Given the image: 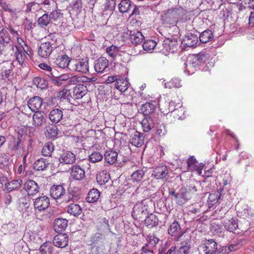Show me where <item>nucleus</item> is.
Instances as JSON below:
<instances>
[{
	"instance_id": "obj_35",
	"label": "nucleus",
	"mask_w": 254,
	"mask_h": 254,
	"mask_svg": "<svg viewBox=\"0 0 254 254\" xmlns=\"http://www.w3.org/2000/svg\"><path fill=\"white\" fill-rule=\"evenodd\" d=\"M22 184L21 180H13L5 184V188L7 191L10 192L19 188Z\"/></svg>"
},
{
	"instance_id": "obj_1",
	"label": "nucleus",
	"mask_w": 254,
	"mask_h": 254,
	"mask_svg": "<svg viewBox=\"0 0 254 254\" xmlns=\"http://www.w3.org/2000/svg\"><path fill=\"white\" fill-rule=\"evenodd\" d=\"M187 10L181 6H176L168 9L162 14L161 20L164 24L175 25L178 22H185L188 19Z\"/></svg>"
},
{
	"instance_id": "obj_32",
	"label": "nucleus",
	"mask_w": 254,
	"mask_h": 254,
	"mask_svg": "<svg viewBox=\"0 0 254 254\" xmlns=\"http://www.w3.org/2000/svg\"><path fill=\"white\" fill-rule=\"evenodd\" d=\"M82 211L81 207L75 203H70L67 207V212L74 216L79 215Z\"/></svg>"
},
{
	"instance_id": "obj_60",
	"label": "nucleus",
	"mask_w": 254,
	"mask_h": 254,
	"mask_svg": "<svg viewBox=\"0 0 254 254\" xmlns=\"http://www.w3.org/2000/svg\"><path fill=\"white\" fill-rule=\"evenodd\" d=\"M200 65L203 64L207 60V54L200 53L196 55H193Z\"/></svg>"
},
{
	"instance_id": "obj_17",
	"label": "nucleus",
	"mask_w": 254,
	"mask_h": 254,
	"mask_svg": "<svg viewBox=\"0 0 254 254\" xmlns=\"http://www.w3.org/2000/svg\"><path fill=\"white\" fill-rule=\"evenodd\" d=\"M70 169V175L74 180L79 181L85 177V171L79 165H74Z\"/></svg>"
},
{
	"instance_id": "obj_47",
	"label": "nucleus",
	"mask_w": 254,
	"mask_h": 254,
	"mask_svg": "<svg viewBox=\"0 0 254 254\" xmlns=\"http://www.w3.org/2000/svg\"><path fill=\"white\" fill-rule=\"evenodd\" d=\"M22 146L21 140L18 138L14 139L13 141H11L9 145V149L12 151H16L21 148Z\"/></svg>"
},
{
	"instance_id": "obj_12",
	"label": "nucleus",
	"mask_w": 254,
	"mask_h": 254,
	"mask_svg": "<svg viewBox=\"0 0 254 254\" xmlns=\"http://www.w3.org/2000/svg\"><path fill=\"white\" fill-rule=\"evenodd\" d=\"M24 189L29 195H33L39 191L40 187L36 182L29 180L24 183Z\"/></svg>"
},
{
	"instance_id": "obj_51",
	"label": "nucleus",
	"mask_w": 254,
	"mask_h": 254,
	"mask_svg": "<svg viewBox=\"0 0 254 254\" xmlns=\"http://www.w3.org/2000/svg\"><path fill=\"white\" fill-rule=\"evenodd\" d=\"M41 8L42 6H41L39 3L35 2H32L27 4L26 11L27 12H31L34 13L38 11Z\"/></svg>"
},
{
	"instance_id": "obj_53",
	"label": "nucleus",
	"mask_w": 254,
	"mask_h": 254,
	"mask_svg": "<svg viewBox=\"0 0 254 254\" xmlns=\"http://www.w3.org/2000/svg\"><path fill=\"white\" fill-rule=\"evenodd\" d=\"M110 179V175L106 171H103L100 174V175L97 177V182L100 184H105L107 183Z\"/></svg>"
},
{
	"instance_id": "obj_44",
	"label": "nucleus",
	"mask_w": 254,
	"mask_h": 254,
	"mask_svg": "<svg viewBox=\"0 0 254 254\" xmlns=\"http://www.w3.org/2000/svg\"><path fill=\"white\" fill-rule=\"evenodd\" d=\"M199 65H200L198 63L197 61H196L193 55L188 57L187 62L184 64L185 68L187 67H189V68H196Z\"/></svg>"
},
{
	"instance_id": "obj_19",
	"label": "nucleus",
	"mask_w": 254,
	"mask_h": 254,
	"mask_svg": "<svg viewBox=\"0 0 254 254\" xmlns=\"http://www.w3.org/2000/svg\"><path fill=\"white\" fill-rule=\"evenodd\" d=\"M63 108H55L51 111L49 115L50 120L55 124L60 122L63 118Z\"/></svg>"
},
{
	"instance_id": "obj_57",
	"label": "nucleus",
	"mask_w": 254,
	"mask_h": 254,
	"mask_svg": "<svg viewBox=\"0 0 254 254\" xmlns=\"http://www.w3.org/2000/svg\"><path fill=\"white\" fill-rule=\"evenodd\" d=\"M33 83L34 85L37 86V87L41 89H44L47 86L44 79L39 77H35L33 79Z\"/></svg>"
},
{
	"instance_id": "obj_50",
	"label": "nucleus",
	"mask_w": 254,
	"mask_h": 254,
	"mask_svg": "<svg viewBox=\"0 0 254 254\" xmlns=\"http://www.w3.org/2000/svg\"><path fill=\"white\" fill-rule=\"evenodd\" d=\"M49 13V15L51 19L54 21L60 20L63 17L61 10L58 9L57 7L56 8V9L52 10Z\"/></svg>"
},
{
	"instance_id": "obj_16",
	"label": "nucleus",
	"mask_w": 254,
	"mask_h": 254,
	"mask_svg": "<svg viewBox=\"0 0 254 254\" xmlns=\"http://www.w3.org/2000/svg\"><path fill=\"white\" fill-rule=\"evenodd\" d=\"M198 42V37L197 35L192 33H189L183 39L182 43L184 47H193L197 44Z\"/></svg>"
},
{
	"instance_id": "obj_62",
	"label": "nucleus",
	"mask_w": 254,
	"mask_h": 254,
	"mask_svg": "<svg viewBox=\"0 0 254 254\" xmlns=\"http://www.w3.org/2000/svg\"><path fill=\"white\" fill-rule=\"evenodd\" d=\"M116 5L115 0H108L105 4V8L106 10L112 11L115 9Z\"/></svg>"
},
{
	"instance_id": "obj_54",
	"label": "nucleus",
	"mask_w": 254,
	"mask_h": 254,
	"mask_svg": "<svg viewBox=\"0 0 254 254\" xmlns=\"http://www.w3.org/2000/svg\"><path fill=\"white\" fill-rule=\"evenodd\" d=\"M220 194L218 191L210 193L208 196V202L209 205H213L216 203L220 198Z\"/></svg>"
},
{
	"instance_id": "obj_64",
	"label": "nucleus",
	"mask_w": 254,
	"mask_h": 254,
	"mask_svg": "<svg viewBox=\"0 0 254 254\" xmlns=\"http://www.w3.org/2000/svg\"><path fill=\"white\" fill-rule=\"evenodd\" d=\"M190 247L189 245H187V244L181 246L177 251V254H188V251L190 249Z\"/></svg>"
},
{
	"instance_id": "obj_14",
	"label": "nucleus",
	"mask_w": 254,
	"mask_h": 254,
	"mask_svg": "<svg viewBox=\"0 0 254 254\" xmlns=\"http://www.w3.org/2000/svg\"><path fill=\"white\" fill-rule=\"evenodd\" d=\"M50 195L54 199L62 198L65 195L66 191L61 185H54L50 189Z\"/></svg>"
},
{
	"instance_id": "obj_58",
	"label": "nucleus",
	"mask_w": 254,
	"mask_h": 254,
	"mask_svg": "<svg viewBox=\"0 0 254 254\" xmlns=\"http://www.w3.org/2000/svg\"><path fill=\"white\" fill-rule=\"evenodd\" d=\"M15 48V52L14 53V56L16 61L19 63L20 64L22 65L24 61V59L23 57V55L21 53V51L16 46L12 47L13 50Z\"/></svg>"
},
{
	"instance_id": "obj_40",
	"label": "nucleus",
	"mask_w": 254,
	"mask_h": 254,
	"mask_svg": "<svg viewBox=\"0 0 254 254\" xmlns=\"http://www.w3.org/2000/svg\"><path fill=\"white\" fill-rule=\"evenodd\" d=\"M163 45L166 51L173 53L177 50L178 42L177 40L175 39L174 40L167 39L164 42Z\"/></svg>"
},
{
	"instance_id": "obj_56",
	"label": "nucleus",
	"mask_w": 254,
	"mask_h": 254,
	"mask_svg": "<svg viewBox=\"0 0 254 254\" xmlns=\"http://www.w3.org/2000/svg\"><path fill=\"white\" fill-rule=\"evenodd\" d=\"M156 46V43L153 40H148L145 41L142 45L145 51H150L154 49Z\"/></svg>"
},
{
	"instance_id": "obj_9",
	"label": "nucleus",
	"mask_w": 254,
	"mask_h": 254,
	"mask_svg": "<svg viewBox=\"0 0 254 254\" xmlns=\"http://www.w3.org/2000/svg\"><path fill=\"white\" fill-rule=\"evenodd\" d=\"M47 121L44 113L41 111H37L32 116V125L35 127H39L44 126Z\"/></svg>"
},
{
	"instance_id": "obj_43",
	"label": "nucleus",
	"mask_w": 254,
	"mask_h": 254,
	"mask_svg": "<svg viewBox=\"0 0 254 254\" xmlns=\"http://www.w3.org/2000/svg\"><path fill=\"white\" fill-rule=\"evenodd\" d=\"M11 41L10 36L6 29L4 28L0 31V42L6 45Z\"/></svg>"
},
{
	"instance_id": "obj_45",
	"label": "nucleus",
	"mask_w": 254,
	"mask_h": 254,
	"mask_svg": "<svg viewBox=\"0 0 254 254\" xmlns=\"http://www.w3.org/2000/svg\"><path fill=\"white\" fill-rule=\"evenodd\" d=\"M51 19L48 13L44 14L38 20V24L42 28H46L50 23Z\"/></svg>"
},
{
	"instance_id": "obj_20",
	"label": "nucleus",
	"mask_w": 254,
	"mask_h": 254,
	"mask_svg": "<svg viewBox=\"0 0 254 254\" xmlns=\"http://www.w3.org/2000/svg\"><path fill=\"white\" fill-rule=\"evenodd\" d=\"M70 62L69 58L67 55L63 54L55 58L54 64L60 68H64L68 66Z\"/></svg>"
},
{
	"instance_id": "obj_4",
	"label": "nucleus",
	"mask_w": 254,
	"mask_h": 254,
	"mask_svg": "<svg viewBox=\"0 0 254 254\" xmlns=\"http://www.w3.org/2000/svg\"><path fill=\"white\" fill-rule=\"evenodd\" d=\"M89 61L87 58L73 60L70 64L71 70L85 74L89 71Z\"/></svg>"
},
{
	"instance_id": "obj_41",
	"label": "nucleus",
	"mask_w": 254,
	"mask_h": 254,
	"mask_svg": "<svg viewBox=\"0 0 254 254\" xmlns=\"http://www.w3.org/2000/svg\"><path fill=\"white\" fill-rule=\"evenodd\" d=\"M146 170H144L143 169H139L134 172L131 176V179L133 182L138 183L141 182L145 174Z\"/></svg>"
},
{
	"instance_id": "obj_15",
	"label": "nucleus",
	"mask_w": 254,
	"mask_h": 254,
	"mask_svg": "<svg viewBox=\"0 0 254 254\" xmlns=\"http://www.w3.org/2000/svg\"><path fill=\"white\" fill-rule=\"evenodd\" d=\"M168 231L170 235L177 237V241L183 234V232L181 231L180 224L176 221H174L171 223Z\"/></svg>"
},
{
	"instance_id": "obj_7",
	"label": "nucleus",
	"mask_w": 254,
	"mask_h": 254,
	"mask_svg": "<svg viewBox=\"0 0 254 254\" xmlns=\"http://www.w3.org/2000/svg\"><path fill=\"white\" fill-rule=\"evenodd\" d=\"M196 191L197 189L195 186L192 184H190L187 187V188H182L180 189V194L184 203L187 200L190 199L192 195L196 192Z\"/></svg>"
},
{
	"instance_id": "obj_34",
	"label": "nucleus",
	"mask_w": 254,
	"mask_h": 254,
	"mask_svg": "<svg viewBox=\"0 0 254 254\" xmlns=\"http://www.w3.org/2000/svg\"><path fill=\"white\" fill-rule=\"evenodd\" d=\"M132 8L130 0H122L118 4L119 10L121 13H124L129 11Z\"/></svg>"
},
{
	"instance_id": "obj_55",
	"label": "nucleus",
	"mask_w": 254,
	"mask_h": 254,
	"mask_svg": "<svg viewBox=\"0 0 254 254\" xmlns=\"http://www.w3.org/2000/svg\"><path fill=\"white\" fill-rule=\"evenodd\" d=\"M78 198V194L76 192L73 190H69L64 197V200L67 202L70 200H77Z\"/></svg>"
},
{
	"instance_id": "obj_46",
	"label": "nucleus",
	"mask_w": 254,
	"mask_h": 254,
	"mask_svg": "<svg viewBox=\"0 0 254 254\" xmlns=\"http://www.w3.org/2000/svg\"><path fill=\"white\" fill-rule=\"evenodd\" d=\"M69 78V75L68 74H63L60 75L57 78L53 79V83L57 86H61L63 84L66 83Z\"/></svg>"
},
{
	"instance_id": "obj_10",
	"label": "nucleus",
	"mask_w": 254,
	"mask_h": 254,
	"mask_svg": "<svg viewBox=\"0 0 254 254\" xmlns=\"http://www.w3.org/2000/svg\"><path fill=\"white\" fill-rule=\"evenodd\" d=\"M75 160V155L69 151H63L59 159L60 163L64 165L72 164Z\"/></svg>"
},
{
	"instance_id": "obj_39",
	"label": "nucleus",
	"mask_w": 254,
	"mask_h": 254,
	"mask_svg": "<svg viewBox=\"0 0 254 254\" xmlns=\"http://www.w3.org/2000/svg\"><path fill=\"white\" fill-rule=\"evenodd\" d=\"M48 162L44 158H41L36 161L33 165V169L37 171H44L48 167Z\"/></svg>"
},
{
	"instance_id": "obj_3",
	"label": "nucleus",
	"mask_w": 254,
	"mask_h": 254,
	"mask_svg": "<svg viewBox=\"0 0 254 254\" xmlns=\"http://www.w3.org/2000/svg\"><path fill=\"white\" fill-rule=\"evenodd\" d=\"M148 205L145 200L137 203L133 207L132 217L134 219L138 221H142L148 214Z\"/></svg>"
},
{
	"instance_id": "obj_63",
	"label": "nucleus",
	"mask_w": 254,
	"mask_h": 254,
	"mask_svg": "<svg viewBox=\"0 0 254 254\" xmlns=\"http://www.w3.org/2000/svg\"><path fill=\"white\" fill-rule=\"evenodd\" d=\"M142 252L141 254H153V251L152 248L149 244H145L141 249Z\"/></svg>"
},
{
	"instance_id": "obj_59",
	"label": "nucleus",
	"mask_w": 254,
	"mask_h": 254,
	"mask_svg": "<svg viewBox=\"0 0 254 254\" xmlns=\"http://www.w3.org/2000/svg\"><path fill=\"white\" fill-rule=\"evenodd\" d=\"M58 128L56 126H52V127H49L47 130L46 132V135L50 138H55L58 135Z\"/></svg>"
},
{
	"instance_id": "obj_18",
	"label": "nucleus",
	"mask_w": 254,
	"mask_h": 254,
	"mask_svg": "<svg viewBox=\"0 0 254 254\" xmlns=\"http://www.w3.org/2000/svg\"><path fill=\"white\" fill-rule=\"evenodd\" d=\"M43 104V100L39 96H35L29 99L28 102V106L29 109L33 112L39 111Z\"/></svg>"
},
{
	"instance_id": "obj_36",
	"label": "nucleus",
	"mask_w": 254,
	"mask_h": 254,
	"mask_svg": "<svg viewBox=\"0 0 254 254\" xmlns=\"http://www.w3.org/2000/svg\"><path fill=\"white\" fill-rule=\"evenodd\" d=\"M129 82L126 78H120L116 82V88L121 91L124 92L126 91L128 88Z\"/></svg>"
},
{
	"instance_id": "obj_6",
	"label": "nucleus",
	"mask_w": 254,
	"mask_h": 254,
	"mask_svg": "<svg viewBox=\"0 0 254 254\" xmlns=\"http://www.w3.org/2000/svg\"><path fill=\"white\" fill-rule=\"evenodd\" d=\"M50 205V199L46 195H42L36 198L34 201V206L36 210L41 211L47 209Z\"/></svg>"
},
{
	"instance_id": "obj_27",
	"label": "nucleus",
	"mask_w": 254,
	"mask_h": 254,
	"mask_svg": "<svg viewBox=\"0 0 254 254\" xmlns=\"http://www.w3.org/2000/svg\"><path fill=\"white\" fill-rule=\"evenodd\" d=\"M129 32L130 40L133 44H139L143 41L144 37L140 32L138 31H130Z\"/></svg>"
},
{
	"instance_id": "obj_49",
	"label": "nucleus",
	"mask_w": 254,
	"mask_h": 254,
	"mask_svg": "<svg viewBox=\"0 0 254 254\" xmlns=\"http://www.w3.org/2000/svg\"><path fill=\"white\" fill-rule=\"evenodd\" d=\"M52 244L51 243H44L40 247V251L42 254H51L53 249Z\"/></svg>"
},
{
	"instance_id": "obj_38",
	"label": "nucleus",
	"mask_w": 254,
	"mask_h": 254,
	"mask_svg": "<svg viewBox=\"0 0 254 254\" xmlns=\"http://www.w3.org/2000/svg\"><path fill=\"white\" fill-rule=\"evenodd\" d=\"M57 7V3L54 0H45L43 3L42 8L44 9L45 13H50L52 10L56 9Z\"/></svg>"
},
{
	"instance_id": "obj_11",
	"label": "nucleus",
	"mask_w": 254,
	"mask_h": 254,
	"mask_svg": "<svg viewBox=\"0 0 254 254\" xmlns=\"http://www.w3.org/2000/svg\"><path fill=\"white\" fill-rule=\"evenodd\" d=\"M53 244L58 248H65L68 243V237L66 234H59L54 237Z\"/></svg>"
},
{
	"instance_id": "obj_8",
	"label": "nucleus",
	"mask_w": 254,
	"mask_h": 254,
	"mask_svg": "<svg viewBox=\"0 0 254 254\" xmlns=\"http://www.w3.org/2000/svg\"><path fill=\"white\" fill-rule=\"evenodd\" d=\"M200 249L205 254H212L217 250V244L212 239L206 240L200 246Z\"/></svg>"
},
{
	"instance_id": "obj_5",
	"label": "nucleus",
	"mask_w": 254,
	"mask_h": 254,
	"mask_svg": "<svg viewBox=\"0 0 254 254\" xmlns=\"http://www.w3.org/2000/svg\"><path fill=\"white\" fill-rule=\"evenodd\" d=\"M56 48V46H54V44L51 42L42 43L38 48V54L42 58H47Z\"/></svg>"
},
{
	"instance_id": "obj_42",
	"label": "nucleus",
	"mask_w": 254,
	"mask_h": 254,
	"mask_svg": "<svg viewBox=\"0 0 254 254\" xmlns=\"http://www.w3.org/2000/svg\"><path fill=\"white\" fill-rule=\"evenodd\" d=\"M54 150V145L50 142L46 143L42 150V155L46 157H50Z\"/></svg>"
},
{
	"instance_id": "obj_61",
	"label": "nucleus",
	"mask_w": 254,
	"mask_h": 254,
	"mask_svg": "<svg viewBox=\"0 0 254 254\" xmlns=\"http://www.w3.org/2000/svg\"><path fill=\"white\" fill-rule=\"evenodd\" d=\"M170 195H172L174 196L175 200L177 201V203L179 205H182L184 204L183 202L182 198L181 197L180 190L179 192L177 193L174 190H172L169 192Z\"/></svg>"
},
{
	"instance_id": "obj_13",
	"label": "nucleus",
	"mask_w": 254,
	"mask_h": 254,
	"mask_svg": "<svg viewBox=\"0 0 254 254\" xmlns=\"http://www.w3.org/2000/svg\"><path fill=\"white\" fill-rule=\"evenodd\" d=\"M108 60L104 57H101L96 61L94 68L97 72L104 73L108 71L107 69L108 67Z\"/></svg>"
},
{
	"instance_id": "obj_23",
	"label": "nucleus",
	"mask_w": 254,
	"mask_h": 254,
	"mask_svg": "<svg viewBox=\"0 0 254 254\" xmlns=\"http://www.w3.org/2000/svg\"><path fill=\"white\" fill-rule=\"evenodd\" d=\"M87 93V88L83 84H77L73 89V96L76 99H81Z\"/></svg>"
},
{
	"instance_id": "obj_33",
	"label": "nucleus",
	"mask_w": 254,
	"mask_h": 254,
	"mask_svg": "<svg viewBox=\"0 0 254 254\" xmlns=\"http://www.w3.org/2000/svg\"><path fill=\"white\" fill-rule=\"evenodd\" d=\"M100 196V191L97 189H92L88 193L86 200L89 203H94L99 199Z\"/></svg>"
},
{
	"instance_id": "obj_22",
	"label": "nucleus",
	"mask_w": 254,
	"mask_h": 254,
	"mask_svg": "<svg viewBox=\"0 0 254 254\" xmlns=\"http://www.w3.org/2000/svg\"><path fill=\"white\" fill-rule=\"evenodd\" d=\"M168 173L166 166L162 165L156 167L152 171V175L156 179H162L166 177Z\"/></svg>"
},
{
	"instance_id": "obj_29",
	"label": "nucleus",
	"mask_w": 254,
	"mask_h": 254,
	"mask_svg": "<svg viewBox=\"0 0 254 254\" xmlns=\"http://www.w3.org/2000/svg\"><path fill=\"white\" fill-rule=\"evenodd\" d=\"M118 156L117 152L112 150L106 151L104 154L105 161L110 165L114 164L117 161Z\"/></svg>"
},
{
	"instance_id": "obj_28",
	"label": "nucleus",
	"mask_w": 254,
	"mask_h": 254,
	"mask_svg": "<svg viewBox=\"0 0 254 254\" xmlns=\"http://www.w3.org/2000/svg\"><path fill=\"white\" fill-rule=\"evenodd\" d=\"M246 242L244 239H239L233 242L232 244L230 245L228 248H225L223 250H225V254H228L230 252L235 251L241 248Z\"/></svg>"
},
{
	"instance_id": "obj_48",
	"label": "nucleus",
	"mask_w": 254,
	"mask_h": 254,
	"mask_svg": "<svg viewBox=\"0 0 254 254\" xmlns=\"http://www.w3.org/2000/svg\"><path fill=\"white\" fill-rule=\"evenodd\" d=\"M103 155L98 151H95L89 155V161L92 163H95L102 160Z\"/></svg>"
},
{
	"instance_id": "obj_24",
	"label": "nucleus",
	"mask_w": 254,
	"mask_h": 254,
	"mask_svg": "<svg viewBox=\"0 0 254 254\" xmlns=\"http://www.w3.org/2000/svg\"><path fill=\"white\" fill-rule=\"evenodd\" d=\"M156 106L152 102H146L143 104L140 109L141 113L144 116H147V117L154 114Z\"/></svg>"
},
{
	"instance_id": "obj_37",
	"label": "nucleus",
	"mask_w": 254,
	"mask_h": 254,
	"mask_svg": "<svg viewBox=\"0 0 254 254\" xmlns=\"http://www.w3.org/2000/svg\"><path fill=\"white\" fill-rule=\"evenodd\" d=\"M199 37L201 43H206L213 39V35L210 30L207 29L201 32Z\"/></svg>"
},
{
	"instance_id": "obj_52",
	"label": "nucleus",
	"mask_w": 254,
	"mask_h": 254,
	"mask_svg": "<svg viewBox=\"0 0 254 254\" xmlns=\"http://www.w3.org/2000/svg\"><path fill=\"white\" fill-rule=\"evenodd\" d=\"M106 52L112 59H115L119 54V48L112 45L107 48Z\"/></svg>"
},
{
	"instance_id": "obj_25",
	"label": "nucleus",
	"mask_w": 254,
	"mask_h": 254,
	"mask_svg": "<svg viewBox=\"0 0 254 254\" xmlns=\"http://www.w3.org/2000/svg\"><path fill=\"white\" fill-rule=\"evenodd\" d=\"M68 220L64 218H57L54 222V228L56 232H60L64 231L67 226Z\"/></svg>"
},
{
	"instance_id": "obj_31",
	"label": "nucleus",
	"mask_w": 254,
	"mask_h": 254,
	"mask_svg": "<svg viewBox=\"0 0 254 254\" xmlns=\"http://www.w3.org/2000/svg\"><path fill=\"white\" fill-rule=\"evenodd\" d=\"M144 221L145 225L149 228L156 226L159 224L158 217L155 214L152 213L148 216L146 215Z\"/></svg>"
},
{
	"instance_id": "obj_21",
	"label": "nucleus",
	"mask_w": 254,
	"mask_h": 254,
	"mask_svg": "<svg viewBox=\"0 0 254 254\" xmlns=\"http://www.w3.org/2000/svg\"><path fill=\"white\" fill-rule=\"evenodd\" d=\"M130 143L133 146L139 147L144 143V136L142 134L138 131H135L130 137Z\"/></svg>"
},
{
	"instance_id": "obj_2",
	"label": "nucleus",
	"mask_w": 254,
	"mask_h": 254,
	"mask_svg": "<svg viewBox=\"0 0 254 254\" xmlns=\"http://www.w3.org/2000/svg\"><path fill=\"white\" fill-rule=\"evenodd\" d=\"M91 241L93 246L91 247L90 252L88 254H106L107 250L102 234H96L91 238Z\"/></svg>"
},
{
	"instance_id": "obj_30",
	"label": "nucleus",
	"mask_w": 254,
	"mask_h": 254,
	"mask_svg": "<svg viewBox=\"0 0 254 254\" xmlns=\"http://www.w3.org/2000/svg\"><path fill=\"white\" fill-rule=\"evenodd\" d=\"M141 125L143 131L148 132L154 127V122L151 117L148 116L142 120Z\"/></svg>"
},
{
	"instance_id": "obj_26",
	"label": "nucleus",
	"mask_w": 254,
	"mask_h": 254,
	"mask_svg": "<svg viewBox=\"0 0 254 254\" xmlns=\"http://www.w3.org/2000/svg\"><path fill=\"white\" fill-rule=\"evenodd\" d=\"M223 224L225 229L230 232H234L238 228L237 220L234 218L224 220Z\"/></svg>"
}]
</instances>
